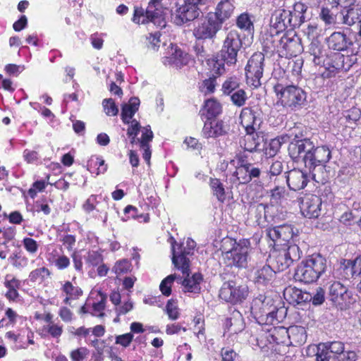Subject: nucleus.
Returning <instances> with one entry per match:
<instances>
[{
	"label": "nucleus",
	"mask_w": 361,
	"mask_h": 361,
	"mask_svg": "<svg viewBox=\"0 0 361 361\" xmlns=\"http://www.w3.org/2000/svg\"><path fill=\"white\" fill-rule=\"evenodd\" d=\"M263 44L265 48L276 51L280 56L285 57L295 56L303 50L300 39L293 31L282 36L266 35Z\"/></svg>",
	"instance_id": "f257e3e1"
},
{
	"label": "nucleus",
	"mask_w": 361,
	"mask_h": 361,
	"mask_svg": "<svg viewBox=\"0 0 361 361\" xmlns=\"http://www.w3.org/2000/svg\"><path fill=\"white\" fill-rule=\"evenodd\" d=\"M284 310L277 308L273 300L259 295L252 302L251 314L260 325H276L283 318Z\"/></svg>",
	"instance_id": "f03ea898"
},
{
	"label": "nucleus",
	"mask_w": 361,
	"mask_h": 361,
	"mask_svg": "<svg viewBox=\"0 0 361 361\" xmlns=\"http://www.w3.org/2000/svg\"><path fill=\"white\" fill-rule=\"evenodd\" d=\"M326 269V260L320 255H312L297 267L294 279L303 283L316 281Z\"/></svg>",
	"instance_id": "7ed1b4c3"
},
{
	"label": "nucleus",
	"mask_w": 361,
	"mask_h": 361,
	"mask_svg": "<svg viewBox=\"0 0 361 361\" xmlns=\"http://www.w3.org/2000/svg\"><path fill=\"white\" fill-rule=\"evenodd\" d=\"M223 259L227 266L245 267L247 264L250 242L241 240L236 242L232 238H225L223 240Z\"/></svg>",
	"instance_id": "20e7f679"
},
{
	"label": "nucleus",
	"mask_w": 361,
	"mask_h": 361,
	"mask_svg": "<svg viewBox=\"0 0 361 361\" xmlns=\"http://www.w3.org/2000/svg\"><path fill=\"white\" fill-rule=\"evenodd\" d=\"M274 89L277 97L276 106H281L290 111H297L306 104V92L298 86L277 84Z\"/></svg>",
	"instance_id": "39448f33"
},
{
	"label": "nucleus",
	"mask_w": 361,
	"mask_h": 361,
	"mask_svg": "<svg viewBox=\"0 0 361 361\" xmlns=\"http://www.w3.org/2000/svg\"><path fill=\"white\" fill-rule=\"evenodd\" d=\"M317 361H355L357 354L353 350H345L341 341L320 343L316 354Z\"/></svg>",
	"instance_id": "423d86ee"
},
{
	"label": "nucleus",
	"mask_w": 361,
	"mask_h": 361,
	"mask_svg": "<svg viewBox=\"0 0 361 361\" xmlns=\"http://www.w3.org/2000/svg\"><path fill=\"white\" fill-rule=\"evenodd\" d=\"M355 54L345 56L341 53H334L326 57L323 66L326 69L324 73L326 77L335 76L341 72H346L357 62Z\"/></svg>",
	"instance_id": "0eeeda50"
},
{
	"label": "nucleus",
	"mask_w": 361,
	"mask_h": 361,
	"mask_svg": "<svg viewBox=\"0 0 361 361\" xmlns=\"http://www.w3.org/2000/svg\"><path fill=\"white\" fill-rule=\"evenodd\" d=\"M288 328L283 326H273L270 329H261L259 335L252 338V343L255 341L259 348L264 349L269 348L268 344L276 343L282 344L286 346L289 345Z\"/></svg>",
	"instance_id": "6e6552de"
},
{
	"label": "nucleus",
	"mask_w": 361,
	"mask_h": 361,
	"mask_svg": "<svg viewBox=\"0 0 361 361\" xmlns=\"http://www.w3.org/2000/svg\"><path fill=\"white\" fill-rule=\"evenodd\" d=\"M196 243L191 238H188L185 243L181 245H178L176 242L171 243L173 264L182 271L183 274L188 275V271H190L188 257L192 255Z\"/></svg>",
	"instance_id": "1a4fd4ad"
},
{
	"label": "nucleus",
	"mask_w": 361,
	"mask_h": 361,
	"mask_svg": "<svg viewBox=\"0 0 361 361\" xmlns=\"http://www.w3.org/2000/svg\"><path fill=\"white\" fill-rule=\"evenodd\" d=\"M242 45V40L238 32L236 30L229 31L220 50L221 60L228 66L235 65Z\"/></svg>",
	"instance_id": "9d476101"
},
{
	"label": "nucleus",
	"mask_w": 361,
	"mask_h": 361,
	"mask_svg": "<svg viewBox=\"0 0 361 361\" xmlns=\"http://www.w3.org/2000/svg\"><path fill=\"white\" fill-rule=\"evenodd\" d=\"M208 0H184V4L176 8L173 15V22L181 25L197 18L201 13L200 6L204 5Z\"/></svg>",
	"instance_id": "9b49d317"
},
{
	"label": "nucleus",
	"mask_w": 361,
	"mask_h": 361,
	"mask_svg": "<svg viewBox=\"0 0 361 361\" xmlns=\"http://www.w3.org/2000/svg\"><path fill=\"white\" fill-rule=\"evenodd\" d=\"M264 56L261 52L252 54L245 68L247 83L254 87L261 85L260 79L264 72Z\"/></svg>",
	"instance_id": "f8f14e48"
},
{
	"label": "nucleus",
	"mask_w": 361,
	"mask_h": 361,
	"mask_svg": "<svg viewBox=\"0 0 361 361\" xmlns=\"http://www.w3.org/2000/svg\"><path fill=\"white\" fill-rule=\"evenodd\" d=\"M221 27V23L214 18L213 14H209L205 18L195 23L193 35L197 39H213Z\"/></svg>",
	"instance_id": "ddd939ff"
},
{
	"label": "nucleus",
	"mask_w": 361,
	"mask_h": 361,
	"mask_svg": "<svg viewBox=\"0 0 361 361\" xmlns=\"http://www.w3.org/2000/svg\"><path fill=\"white\" fill-rule=\"evenodd\" d=\"M331 301L338 309L346 310L355 302L352 293L339 281L333 282L329 286Z\"/></svg>",
	"instance_id": "4468645a"
},
{
	"label": "nucleus",
	"mask_w": 361,
	"mask_h": 361,
	"mask_svg": "<svg viewBox=\"0 0 361 361\" xmlns=\"http://www.w3.org/2000/svg\"><path fill=\"white\" fill-rule=\"evenodd\" d=\"M248 295V288L245 284L229 281L223 284L219 297L226 302L238 303L245 300Z\"/></svg>",
	"instance_id": "2eb2a0df"
},
{
	"label": "nucleus",
	"mask_w": 361,
	"mask_h": 361,
	"mask_svg": "<svg viewBox=\"0 0 361 361\" xmlns=\"http://www.w3.org/2000/svg\"><path fill=\"white\" fill-rule=\"evenodd\" d=\"M314 145L309 140L304 139L293 141L288 146V153L291 159L295 161H302L306 167H308L310 157L309 154L313 150Z\"/></svg>",
	"instance_id": "dca6fc26"
},
{
	"label": "nucleus",
	"mask_w": 361,
	"mask_h": 361,
	"mask_svg": "<svg viewBox=\"0 0 361 361\" xmlns=\"http://www.w3.org/2000/svg\"><path fill=\"white\" fill-rule=\"evenodd\" d=\"M106 302V295L100 290L91 292L90 298L84 306L81 307L82 313H90L92 315L101 317L104 315Z\"/></svg>",
	"instance_id": "f3484780"
},
{
	"label": "nucleus",
	"mask_w": 361,
	"mask_h": 361,
	"mask_svg": "<svg viewBox=\"0 0 361 361\" xmlns=\"http://www.w3.org/2000/svg\"><path fill=\"white\" fill-rule=\"evenodd\" d=\"M240 118L242 126L245 129L247 134L249 135V136L245 138V141L250 142L252 140L250 135L259 129L261 123H262L260 114L251 108L245 107L242 109Z\"/></svg>",
	"instance_id": "a211bd4d"
},
{
	"label": "nucleus",
	"mask_w": 361,
	"mask_h": 361,
	"mask_svg": "<svg viewBox=\"0 0 361 361\" xmlns=\"http://www.w3.org/2000/svg\"><path fill=\"white\" fill-rule=\"evenodd\" d=\"M300 257V248L296 245H289L281 250L274 257L276 268L279 271L288 268L294 261Z\"/></svg>",
	"instance_id": "6ab92c4d"
},
{
	"label": "nucleus",
	"mask_w": 361,
	"mask_h": 361,
	"mask_svg": "<svg viewBox=\"0 0 361 361\" xmlns=\"http://www.w3.org/2000/svg\"><path fill=\"white\" fill-rule=\"evenodd\" d=\"M292 13L288 10H276L271 16L270 33L269 35H281V32L291 25Z\"/></svg>",
	"instance_id": "aec40b11"
},
{
	"label": "nucleus",
	"mask_w": 361,
	"mask_h": 361,
	"mask_svg": "<svg viewBox=\"0 0 361 361\" xmlns=\"http://www.w3.org/2000/svg\"><path fill=\"white\" fill-rule=\"evenodd\" d=\"M321 206L322 200L319 196L308 194L302 199L300 211L302 215L307 218H317L320 214Z\"/></svg>",
	"instance_id": "412c9836"
},
{
	"label": "nucleus",
	"mask_w": 361,
	"mask_h": 361,
	"mask_svg": "<svg viewBox=\"0 0 361 361\" xmlns=\"http://www.w3.org/2000/svg\"><path fill=\"white\" fill-rule=\"evenodd\" d=\"M190 55L183 52L177 45H171L164 58L163 63L166 66L180 68L188 63Z\"/></svg>",
	"instance_id": "4be33fe9"
},
{
	"label": "nucleus",
	"mask_w": 361,
	"mask_h": 361,
	"mask_svg": "<svg viewBox=\"0 0 361 361\" xmlns=\"http://www.w3.org/2000/svg\"><path fill=\"white\" fill-rule=\"evenodd\" d=\"M224 336L233 340V337L241 333L245 329V322L241 313L234 310L224 322Z\"/></svg>",
	"instance_id": "5701e85b"
},
{
	"label": "nucleus",
	"mask_w": 361,
	"mask_h": 361,
	"mask_svg": "<svg viewBox=\"0 0 361 361\" xmlns=\"http://www.w3.org/2000/svg\"><path fill=\"white\" fill-rule=\"evenodd\" d=\"M329 49L341 51L348 49L353 45L352 39L344 32L335 31L325 39Z\"/></svg>",
	"instance_id": "b1692460"
},
{
	"label": "nucleus",
	"mask_w": 361,
	"mask_h": 361,
	"mask_svg": "<svg viewBox=\"0 0 361 361\" xmlns=\"http://www.w3.org/2000/svg\"><path fill=\"white\" fill-rule=\"evenodd\" d=\"M130 142L134 144L135 142L140 143V147L143 150L142 157L144 160L149 164L151 158V150L149 143L152 142L153 138V133L149 126H147L142 129V135L140 138L137 139V135H131Z\"/></svg>",
	"instance_id": "393cba45"
},
{
	"label": "nucleus",
	"mask_w": 361,
	"mask_h": 361,
	"mask_svg": "<svg viewBox=\"0 0 361 361\" xmlns=\"http://www.w3.org/2000/svg\"><path fill=\"white\" fill-rule=\"evenodd\" d=\"M339 23L352 26L356 23L361 22V6L353 5L341 9L338 13Z\"/></svg>",
	"instance_id": "a878e982"
},
{
	"label": "nucleus",
	"mask_w": 361,
	"mask_h": 361,
	"mask_svg": "<svg viewBox=\"0 0 361 361\" xmlns=\"http://www.w3.org/2000/svg\"><path fill=\"white\" fill-rule=\"evenodd\" d=\"M235 0H221L216 5L214 13V18L222 24L234 13Z\"/></svg>",
	"instance_id": "bb28decb"
},
{
	"label": "nucleus",
	"mask_w": 361,
	"mask_h": 361,
	"mask_svg": "<svg viewBox=\"0 0 361 361\" xmlns=\"http://www.w3.org/2000/svg\"><path fill=\"white\" fill-rule=\"evenodd\" d=\"M227 132V128L222 121L207 119L205 121L202 135L205 138L217 137L224 135Z\"/></svg>",
	"instance_id": "cd10ccee"
},
{
	"label": "nucleus",
	"mask_w": 361,
	"mask_h": 361,
	"mask_svg": "<svg viewBox=\"0 0 361 361\" xmlns=\"http://www.w3.org/2000/svg\"><path fill=\"white\" fill-rule=\"evenodd\" d=\"M307 174L300 169H293L288 173L287 183L290 189L297 191L303 189L307 184Z\"/></svg>",
	"instance_id": "c85d7f7f"
},
{
	"label": "nucleus",
	"mask_w": 361,
	"mask_h": 361,
	"mask_svg": "<svg viewBox=\"0 0 361 361\" xmlns=\"http://www.w3.org/2000/svg\"><path fill=\"white\" fill-rule=\"evenodd\" d=\"M310 161L308 168L311 170L315 168L317 165L326 163L331 158V152L329 147L326 146H320L313 148L311 153L309 154Z\"/></svg>",
	"instance_id": "c756f323"
},
{
	"label": "nucleus",
	"mask_w": 361,
	"mask_h": 361,
	"mask_svg": "<svg viewBox=\"0 0 361 361\" xmlns=\"http://www.w3.org/2000/svg\"><path fill=\"white\" fill-rule=\"evenodd\" d=\"M284 298L291 304H300L311 300V294L295 287L285 289Z\"/></svg>",
	"instance_id": "7c9ffc66"
},
{
	"label": "nucleus",
	"mask_w": 361,
	"mask_h": 361,
	"mask_svg": "<svg viewBox=\"0 0 361 361\" xmlns=\"http://www.w3.org/2000/svg\"><path fill=\"white\" fill-rule=\"evenodd\" d=\"M149 9V4H148L146 11H145L142 7L135 6L132 20L136 24H144L147 23L149 20H153L160 15V12L157 11L154 8H152L151 13H148Z\"/></svg>",
	"instance_id": "2f4dec72"
},
{
	"label": "nucleus",
	"mask_w": 361,
	"mask_h": 361,
	"mask_svg": "<svg viewBox=\"0 0 361 361\" xmlns=\"http://www.w3.org/2000/svg\"><path fill=\"white\" fill-rule=\"evenodd\" d=\"M289 345H300L307 340L306 330L301 326H292L288 328Z\"/></svg>",
	"instance_id": "473e14b6"
},
{
	"label": "nucleus",
	"mask_w": 361,
	"mask_h": 361,
	"mask_svg": "<svg viewBox=\"0 0 361 361\" xmlns=\"http://www.w3.org/2000/svg\"><path fill=\"white\" fill-rule=\"evenodd\" d=\"M308 52L313 56L315 65H321L326 59V51L318 39H312L308 47Z\"/></svg>",
	"instance_id": "72a5a7b5"
},
{
	"label": "nucleus",
	"mask_w": 361,
	"mask_h": 361,
	"mask_svg": "<svg viewBox=\"0 0 361 361\" xmlns=\"http://www.w3.org/2000/svg\"><path fill=\"white\" fill-rule=\"evenodd\" d=\"M4 286L8 289L6 293V298L10 301H14L18 298V289L20 286V281L11 274L5 276Z\"/></svg>",
	"instance_id": "f704fd0d"
},
{
	"label": "nucleus",
	"mask_w": 361,
	"mask_h": 361,
	"mask_svg": "<svg viewBox=\"0 0 361 361\" xmlns=\"http://www.w3.org/2000/svg\"><path fill=\"white\" fill-rule=\"evenodd\" d=\"M187 276L182 281L183 286V291L185 293H199L200 291V283L202 281V276L200 274H194L191 277H189V274H185Z\"/></svg>",
	"instance_id": "c9c22d12"
},
{
	"label": "nucleus",
	"mask_w": 361,
	"mask_h": 361,
	"mask_svg": "<svg viewBox=\"0 0 361 361\" xmlns=\"http://www.w3.org/2000/svg\"><path fill=\"white\" fill-rule=\"evenodd\" d=\"M140 99L137 97H132L129 99L128 104H125L122 107L121 119L125 123H130L133 116L137 112L140 106Z\"/></svg>",
	"instance_id": "e433bc0d"
},
{
	"label": "nucleus",
	"mask_w": 361,
	"mask_h": 361,
	"mask_svg": "<svg viewBox=\"0 0 361 361\" xmlns=\"http://www.w3.org/2000/svg\"><path fill=\"white\" fill-rule=\"evenodd\" d=\"M61 290L66 294L63 302L66 305L70 304L71 300H76L82 294L81 288L77 286H74L70 281H66L63 284Z\"/></svg>",
	"instance_id": "4c0bfd02"
},
{
	"label": "nucleus",
	"mask_w": 361,
	"mask_h": 361,
	"mask_svg": "<svg viewBox=\"0 0 361 361\" xmlns=\"http://www.w3.org/2000/svg\"><path fill=\"white\" fill-rule=\"evenodd\" d=\"M87 168L91 173L98 176L106 171L107 165L105 164V161L102 157L92 156L87 161Z\"/></svg>",
	"instance_id": "58836bf2"
},
{
	"label": "nucleus",
	"mask_w": 361,
	"mask_h": 361,
	"mask_svg": "<svg viewBox=\"0 0 361 361\" xmlns=\"http://www.w3.org/2000/svg\"><path fill=\"white\" fill-rule=\"evenodd\" d=\"M275 271L269 265H264L255 273V281L259 284H266L274 278Z\"/></svg>",
	"instance_id": "ea45409f"
},
{
	"label": "nucleus",
	"mask_w": 361,
	"mask_h": 361,
	"mask_svg": "<svg viewBox=\"0 0 361 361\" xmlns=\"http://www.w3.org/2000/svg\"><path fill=\"white\" fill-rule=\"evenodd\" d=\"M319 19L324 23L325 26L334 27L339 23L338 16L335 14L331 9L327 7H322L319 13Z\"/></svg>",
	"instance_id": "a19ab883"
},
{
	"label": "nucleus",
	"mask_w": 361,
	"mask_h": 361,
	"mask_svg": "<svg viewBox=\"0 0 361 361\" xmlns=\"http://www.w3.org/2000/svg\"><path fill=\"white\" fill-rule=\"evenodd\" d=\"M203 111L206 114L207 119H211L221 114V105L216 99H209L204 102Z\"/></svg>",
	"instance_id": "79ce46f5"
},
{
	"label": "nucleus",
	"mask_w": 361,
	"mask_h": 361,
	"mask_svg": "<svg viewBox=\"0 0 361 361\" xmlns=\"http://www.w3.org/2000/svg\"><path fill=\"white\" fill-rule=\"evenodd\" d=\"M209 186L212 189L213 195L216 199L224 202L226 200V191L224 184L221 181L216 178H211L209 180Z\"/></svg>",
	"instance_id": "37998d69"
},
{
	"label": "nucleus",
	"mask_w": 361,
	"mask_h": 361,
	"mask_svg": "<svg viewBox=\"0 0 361 361\" xmlns=\"http://www.w3.org/2000/svg\"><path fill=\"white\" fill-rule=\"evenodd\" d=\"M248 168H250V164H241L236 167L233 176L237 178L240 184H245L250 181Z\"/></svg>",
	"instance_id": "c03bdc74"
},
{
	"label": "nucleus",
	"mask_w": 361,
	"mask_h": 361,
	"mask_svg": "<svg viewBox=\"0 0 361 361\" xmlns=\"http://www.w3.org/2000/svg\"><path fill=\"white\" fill-rule=\"evenodd\" d=\"M236 25L240 30L250 32L254 30V25L250 16L247 13H243L236 19Z\"/></svg>",
	"instance_id": "a18cd8bd"
},
{
	"label": "nucleus",
	"mask_w": 361,
	"mask_h": 361,
	"mask_svg": "<svg viewBox=\"0 0 361 361\" xmlns=\"http://www.w3.org/2000/svg\"><path fill=\"white\" fill-rule=\"evenodd\" d=\"M240 85L239 78L236 76L228 78L222 84L221 90L226 95L231 94L234 90H237Z\"/></svg>",
	"instance_id": "49530a36"
},
{
	"label": "nucleus",
	"mask_w": 361,
	"mask_h": 361,
	"mask_svg": "<svg viewBox=\"0 0 361 361\" xmlns=\"http://www.w3.org/2000/svg\"><path fill=\"white\" fill-rule=\"evenodd\" d=\"M51 274L50 271L47 267H40L32 270L29 274V279L32 282L43 281Z\"/></svg>",
	"instance_id": "de8ad7c7"
},
{
	"label": "nucleus",
	"mask_w": 361,
	"mask_h": 361,
	"mask_svg": "<svg viewBox=\"0 0 361 361\" xmlns=\"http://www.w3.org/2000/svg\"><path fill=\"white\" fill-rule=\"evenodd\" d=\"M283 142H285L283 137L271 140L268 145L264 149L265 154L269 157H274L279 151Z\"/></svg>",
	"instance_id": "09e8293b"
},
{
	"label": "nucleus",
	"mask_w": 361,
	"mask_h": 361,
	"mask_svg": "<svg viewBox=\"0 0 361 361\" xmlns=\"http://www.w3.org/2000/svg\"><path fill=\"white\" fill-rule=\"evenodd\" d=\"M216 79V77L212 76L204 80L200 85V92L204 94L214 93L217 85Z\"/></svg>",
	"instance_id": "8fccbe9b"
},
{
	"label": "nucleus",
	"mask_w": 361,
	"mask_h": 361,
	"mask_svg": "<svg viewBox=\"0 0 361 361\" xmlns=\"http://www.w3.org/2000/svg\"><path fill=\"white\" fill-rule=\"evenodd\" d=\"M124 214L125 215H128V218L126 219L124 217H122V220L123 221H126L128 220V219L133 218L135 219L140 220V219H143L145 222H147L149 221V216L148 214H138V210L136 207L128 205L124 209Z\"/></svg>",
	"instance_id": "3c124183"
},
{
	"label": "nucleus",
	"mask_w": 361,
	"mask_h": 361,
	"mask_svg": "<svg viewBox=\"0 0 361 361\" xmlns=\"http://www.w3.org/2000/svg\"><path fill=\"white\" fill-rule=\"evenodd\" d=\"M231 99L234 105L240 107L245 104L247 96L244 90L238 89L233 94H231Z\"/></svg>",
	"instance_id": "603ef678"
},
{
	"label": "nucleus",
	"mask_w": 361,
	"mask_h": 361,
	"mask_svg": "<svg viewBox=\"0 0 361 361\" xmlns=\"http://www.w3.org/2000/svg\"><path fill=\"white\" fill-rule=\"evenodd\" d=\"M344 118L347 126L355 124L361 118V111L357 108H353L345 113Z\"/></svg>",
	"instance_id": "864d4df0"
},
{
	"label": "nucleus",
	"mask_w": 361,
	"mask_h": 361,
	"mask_svg": "<svg viewBox=\"0 0 361 361\" xmlns=\"http://www.w3.org/2000/svg\"><path fill=\"white\" fill-rule=\"evenodd\" d=\"M279 241L288 242L293 236V228L290 226L283 225L278 226Z\"/></svg>",
	"instance_id": "5fc2aeb1"
},
{
	"label": "nucleus",
	"mask_w": 361,
	"mask_h": 361,
	"mask_svg": "<svg viewBox=\"0 0 361 361\" xmlns=\"http://www.w3.org/2000/svg\"><path fill=\"white\" fill-rule=\"evenodd\" d=\"M131 264L127 259L118 261L112 269V271L117 275L123 274L130 271Z\"/></svg>",
	"instance_id": "6e6d98bb"
},
{
	"label": "nucleus",
	"mask_w": 361,
	"mask_h": 361,
	"mask_svg": "<svg viewBox=\"0 0 361 361\" xmlns=\"http://www.w3.org/2000/svg\"><path fill=\"white\" fill-rule=\"evenodd\" d=\"M105 114L109 116L117 115L118 109L112 99H105L102 102Z\"/></svg>",
	"instance_id": "4d7b16f0"
},
{
	"label": "nucleus",
	"mask_w": 361,
	"mask_h": 361,
	"mask_svg": "<svg viewBox=\"0 0 361 361\" xmlns=\"http://www.w3.org/2000/svg\"><path fill=\"white\" fill-rule=\"evenodd\" d=\"M42 331L48 333L53 338H59L63 333V327L59 324L50 323L46 326H44Z\"/></svg>",
	"instance_id": "13d9d810"
},
{
	"label": "nucleus",
	"mask_w": 361,
	"mask_h": 361,
	"mask_svg": "<svg viewBox=\"0 0 361 361\" xmlns=\"http://www.w3.org/2000/svg\"><path fill=\"white\" fill-rule=\"evenodd\" d=\"M175 279L174 275H169L165 278L160 284V290L162 294L169 296L171 293V285Z\"/></svg>",
	"instance_id": "bf43d9fd"
},
{
	"label": "nucleus",
	"mask_w": 361,
	"mask_h": 361,
	"mask_svg": "<svg viewBox=\"0 0 361 361\" xmlns=\"http://www.w3.org/2000/svg\"><path fill=\"white\" fill-rule=\"evenodd\" d=\"M166 312L169 318L171 320H176L179 317L178 305L173 300H169L166 306Z\"/></svg>",
	"instance_id": "052dcab7"
},
{
	"label": "nucleus",
	"mask_w": 361,
	"mask_h": 361,
	"mask_svg": "<svg viewBox=\"0 0 361 361\" xmlns=\"http://www.w3.org/2000/svg\"><path fill=\"white\" fill-rule=\"evenodd\" d=\"M88 354V349L85 347H81L71 351L70 357L72 361H82Z\"/></svg>",
	"instance_id": "680f3d73"
},
{
	"label": "nucleus",
	"mask_w": 361,
	"mask_h": 361,
	"mask_svg": "<svg viewBox=\"0 0 361 361\" xmlns=\"http://www.w3.org/2000/svg\"><path fill=\"white\" fill-rule=\"evenodd\" d=\"M348 269H351V277L361 275V258L347 260Z\"/></svg>",
	"instance_id": "e2e57ef3"
},
{
	"label": "nucleus",
	"mask_w": 361,
	"mask_h": 361,
	"mask_svg": "<svg viewBox=\"0 0 361 361\" xmlns=\"http://www.w3.org/2000/svg\"><path fill=\"white\" fill-rule=\"evenodd\" d=\"M133 308V303L130 299H128L123 303L121 302L118 305H117L115 310L117 316L119 317L121 315L126 314L128 312L131 311Z\"/></svg>",
	"instance_id": "0e129e2a"
},
{
	"label": "nucleus",
	"mask_w": 361,
	"mask_h": 361,
	"mask_svg": "<svg viewBox=\"0 0 361 361\" xmlns=\"http://www.w3.org/2000/svg\"><path fill=\"white\" fill-rule=\"evenodd\" d=\"M23 245L25 249L32 255L35 254L39 248L37 242L31 238H25L23 240Z\"/></svg>",
	"instance_id": "69168bd1"
},
{
	"label": "nucleus",
	"mask_w": 361,
	"mask_h": 361,
	"mask_svg": "<svg viewBox=\"0 0 361 361\" xmlns=\"http://www.w3.org/2000/svg\"><path fill=\"white\" fill-rule=\"evenodd\" d=\"M286 195V190L283 187H276L271 191V201L275 203H281Z\"/></svg>",
	"instance_id": "338daca9"
},
{
	"label": "nucleus",
	"mask_w": 361,
	"mask_h": 361,
	"mask_svg": "<svg viewBox=\"0 0 361 361\" xmlns=\"http://www.w3.org/2000/svg\"><path fill=\"white\" fill-rule=\"evenodd\" d=\"M133 339V335L131 333H127L116 337V343L122 345L123 347H128Z\"/></svg>",
	"instance_id": "774afa93"
}]
</instances>
